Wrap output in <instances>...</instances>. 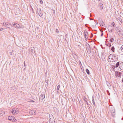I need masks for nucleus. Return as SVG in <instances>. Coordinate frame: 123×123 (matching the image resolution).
I'll return each instance as SVG.
<instances>
[{"instance_id":"f257e3e1","label":"nucleus","mask_w":123,"mask_h":123,"mask_svg":"<svg viewBox=\"0 0 123 123\" xmlns=\"http://www.w3.org/2000/svg\"><path fill=\"white\" fill-rule=\"evenodd\" d=\"M116 60V57L114 54H111L108 56V61L111 62H113Z\"/></svg>"},{"instance_id":"f03ea898","label":"nucleus","mask_w":123,"mask_h":123,"mask_svg":"<svg viewBox=\"0 0 123 123\" xmlns=\"http://www.w3.org/2000/svg\"><path fill=\"white\" fill-rule=\"evenodd\" d=\"M49 122L50 123H53L55 122V119L53 115L51 114H50L49 115Z\"/></svg>"},{"instance_id":"7ed1b4c3","label":"nucleus","mask_w":123,"mask_h":123,"mask_svg":"<svg viewBox=\"0 0 123 123\" xmlns=\"http://www.w3.org/2000/svg\"><path fill=\"white\" fill-rule=\"evenodd\" d=\"M111 116L114 117L115 115V110L113 107H111L110 109Z\"/></svg>"},{"instance_id":"20e7f679","label":"nucleus","mask_w":123,"mask_h":123,"mask_svg":"<svg viewBox=\"0 0 123 123\" xmlns=\"http://www.w3.org/2000/svg\"><path fill=\"white\" fill-rule=\"evenodd\" d=\"M11 112L13 114L16 115L18 113V109L17 108H14L11 111Z\"/></svg>"},{"instance_id":"39448f33","label":"nucleus","mask_w":123,"mask_h":123,"mask_svg":"<svg viewBox=\"0 0 123 123\" xmlns=\"http://www.w3.org/2000/svg\"><path fill=\"white\" fill-rule=\"evenodd\" d=\"M12 24L14 25L16 28L23 29L24 28V26L22 25H20L18 24Z\"/></svg>"},{"instance_id":"423d86ee","label":"nucleus","mask_w":123,"mask_h":123,"mask_svg":"<svg viewBox=\"0 0 123 123\" xmlns=\"http://www.w3.org/2000/svg\"><path fill=\"white\" fill-rule=\"evenodd\" d=\"M8 118L9 120L12 121L16 122L17 121V120L13 116H9L8 117Z\"/></svg>"},{"instance_id":"0eeeda50","label":"nucleus","mask_w":123,"mask_h":123,"mask_svg":"<svg viewBox=\"0 0 123 123\" xmlns=\"http://www.w3.org/2000/svg\"><path fill=\"white\" fill-rule=\"evenodd\" d=\"M37 13L40 17L42 16L43 15L42 11L40 8L37 9Z\"/></svg>"},{"instance_id":"6e6552de","label":"nucleus","mask_w":123,"mask_h":123,"mask_svg":"<svg viewBox=\"0 0 123 123\" xmlns=\"http://www.w3.org/2000/svg\"><path fill=\"white\" fill-rule=\"evenodd\" d=\"M88 33L86 31H84V36L86 39H87L88 37Z\"/></svg>"},{"instance_id":"1a4fd4ad","label":"nucleus","mask_w":123,"mask_h":123,"mask_svg":"<svg viewBox=\"0 0 123 123\" xmlns=\"http://www.w3.org/2000/svg\"><path fill=\"white\" fill-rule=\"evenodd\" d=\"M40 99L41 98H42V100L43 99L45 98V94L43 92L42 93V94L40 96Z\"/></svg>"},{"instance_id":"9d476101","label":"nucleus","mask_w":123,"mask_h":123,"mask_svg":"<svg viewBox=\"0 0 123 123\" xmlns=\"http://www.w3.org/2000/svg\"><path fill=\"white\" fill-rule=\"evenodd\" d=\"M86 49L88 53H91V49L90 47H87Z\"/></svg>"},{"instance_id":"9b49d317","label":"nucleus","mask_w":123,"mask_h":123,"mask_svg":"<svg viewBox=\"0 0 123 123\" xmlns=\"http://www.w3.org/2000/svg\"><path fill=\"white\" fill-rule=\"evenodd\" d=\"M29 113L31 115H34L36 114L35 111L34 110L30 111H29Z\"/></svg>"},{"instance_id":"f8f14e48","label":"nucleus","mask_w":123,"mask_h":123,"mask_svg":"<svg viewBox=\"0 0 123 123\" xmlns=\"http://www.w3.org/2000/svg\"><path fill=\"white\" fill-rule=\"evenodd\" d=\"M119 66L121 70H123V62L120 64Z\"/></svg>"},{"instance_id":"ddd939ff","label":"nucleus","mask_w":123,"mask_h":123,"mask_svg":"<svg viewBox=\"0 0 123 123\" xmlns=\"http://www.w3.org/2000/svg\"><path fill=\"white\" fill-rule=\"evenodd\" d=\"M3 25L6 27H8L9 28H10V27H8V25L7 23H6L5 22H4L3 23Z\"/></svg>"},{"instance_id":"4468645a","label":"nucleus","mask_w":123,"mask_h":123,"mask_svg":"<svg viewBox=\"0 0 123 123\" xmlns=\"http://www.w3.org/2000/svg\"><path fill=\"white\" fill-rule=\"evenodd\" d=\"M121 73L120 72H117L116 74V76L117 77H120Z\"/></svg>"},{"instance_id":"2eb2a0df","label":"nucleus","mask_w":123,"mask_h":123,"mask_svg":"<svg viewBox=\"0 0 123 123\" xmlns=\"http://www.w3.org/2000/svg\"><path fill=\"white\" fill-rule=\"evenodd\" d=\"M112 26L110 25L108 26V27L109 28V30H110V31L111 32H112V30L114 29V28H112Z\"/></svg>"},{"instance_id":"dca6fc26","label":"nucleus","mask_w":123,"mask_h":123,"mask_svg":"<svg viewBox=\"0 0 123 123\" xmlns=\"http://www.w3.org/2000/svg\"><path fill=\"white\" fill-rule=\"evenodd\" d=\"M5 114V112L3 111H0V116H2Z\"/></svg>"},{"instance_id":"f3484780","label":"nucleus","mask_w":123,"mask_h":123,"mask_svg":"<svg viewBox=\"0 0 123 123\" xmlns=\"http://www.w3.org/2000/svg\"><path fill=\"white\" fill-rule=\"evenodd\" d=\"M100 7L101 9H102L103 8V4L102 3H100L99 4Z\"/></svg>"},{"instance_id":"a211bd4d","label":"nucleus","mask_w":123,"mask_h":123,"mask_svg":"<svg viewBox=\"0 0 123 123\" xmlns=\"http://www.w3.org/2000/svg\"><path fill=\"white\" fill-rule=\"evenodd\" d=\"M119 62H118L117 63L115 67L117 68L119 66Z\"/></svg>"},{"instance_id":"6ab92c4d","label":"nucleus","mask_w":123,"mask_h":123,"mask_svg":"<svg viewBox=\"0 0 123 123\" xmlns=\"http://www.w3.org/2000/svg\"><path fill=\"white\" fill-rule=\"evenodd\" d=\"M60 87V85H59L58 86L57 88V89H56V90H57V92H58V91Z\"/></svg>"},{"instance_id":"aec40b11","label":"nucleus","mask_w":123,"mask_h":123,"mask_svg":"<svg viewBox=\"0 0 123 123\" xmlns=\"http://www.w3.org/2000/svg\"><path fill=\"white\" fill-rule=\"evenodd\" d=\"M86 71L87 73L88 74H90V72L89 70L87 69H86Z\"/></svg>"},{"instance_id":"412c9836","label":"nucleus","mask_w":123,"mask_h":123,"mask_svg":"<svg viewBox=\"0 0 123 123\" xmlns=\"http://www.w3.org/2000/svg\"><path fill=\"white\" fill-rule=\"evenodd\" d=\"M114 41V39L113 38H111L110 39V42L112 43Z\"/></svg>"},{"instance_id":"4be33fe9","label":"nucleus","mask_w":123,"mask_h":123,"mask_svg":"<svg viewBox=\"0 0 123 123\" xmlns=\"http://www.w3.org/2000/svg\"><path fill=\"white\" fill-rule=\"evenodd\" d=\"M116 30L118 32H120V31L119 30L118 28L117 27H116Z\"/></svg>"},{"instance_id":"5701e85b","label":"nucleus","mask_w":123,"mask_h":123,"mask_svg":"<svg viewBox=\"0 0 123 123\" xmlns=\"http://www.w3.org/2000/svg\"><path fill=\"white\" fill-rule=\"evenodd\" d=\"M111 25L112 26H113L114 27L116 26V25H115V23L114 22H113L111 24Z\"/></svg>"},{"instance_id":"b1692460","label":"nucleus","mask_w":123,"mask_h":123,"mask_svg":"<svg viewBox=\"0 0 123 123\" xmlns=\"http://www.w3.org/2000/svg\"><path fill=\"white\" fill-rule=\"evenodd\" d=\"M114 47H112L111 48V50L113 52H114Z\"/></svg>"},{"instance_id":"393cba45","label":"nucleus","mask_w":123,"mask_h":123,"mask_svg":"<svg viewBox=\"0 0 123 123\" xmlns=\"http://www.w3.org/2000/svg\"><path fill=\"white\" fill-rule=\"evenodd\" d=\"M118 34L120 36H121L123 35L120 32H119Z\"/></svg>"},{"instance_id":"a878e982","label":"nucleus","mask_w":123,"mask_h":123,"mask_svg":"<svg viewBox=\"0 0 123 123\" xmlns=\"http://www.w3.org/2000/svg\"><path fill=\"white\" fill-rule=\"evenodd\" d=\"M92 102L94 101V96H92Z\"/></svg>"},{"instance_id":"bb28decb","label":"nucleus","mask_w":123,"mask_h":123,"mask_svg":"<svg viewBox=\"0 0 123 123\" xmlns=\"http://www.w3.org/2000/svg\"><path fill=\"white\" fill-rule=\"evenodd\" d=\"M120 49L123 52V47H121Z\"/></svg>"},{"instance_id":"cd10ccee","label":"nucleus","mask_w":123,"mask_h":123,"mask_svg":"<svg viewBox=\"0 0 123 123\" xmlns=\"http://www.w3.org/2000/svg\"><path fill=\"white\" fill-rule=\"evenodd\" d=\"M5 29L4 28H0V31H3Z\"/></svg>"},{"instance_id":"c85d7f7f","label":"nucleus","mask_w":123,"mask_h":123,"mask_svg":"<svg viewBox=\"0 0 123 123\" xmlns=\"http://www.w3.org/2000/svg\"><path fill=\"white\" fill-rule=\"evenodd\" d=\"M40 2L41 4H42L43 3V2L42 0H40Z\"/></svg>"},{"instance_id":"c756f323","label":"nucleus","mask_w":123,"mask_h":123,"mask_svg":"<svg viewBox=\"0 0 123 123\" xmlns=\"http://www.w3.org/2000/svg\"><path fill=\"white\" fill-rule=\"evenodd\" d=\"M56 32L57 33H58L59 32V31L57 29H56L55 30Z\"/></svg>"},{"instance_id":"7c9ffc66","label":"nucleus","mask_w":123,"mask_h":123,"mask_svg":"<svg viewBox=\"0 0 123 123\" xmlns=\"http://www.w3.org/2000/svg\"><path fill=\"white\" fill-rule=\"evenodd\" d=\"M79 64H80V68H81V65L82 66V64H81V62H80H80H79Z\"/></svg>"},{"instance_id":"2f4dec72","label":"nucleus","mask_w":123,"mask_h":123,"mask_svg":"<svg viewBox=\"0 0 123 123\" xmlns=\"http://www.w3.org/2000/svg\"><path fill=\"white\" fill-rule=\"evenodd\" d=\"M31 52L33 53H34L35 52V51L34 50L31 49Z\"/></svg>"},{"instance_id":"473e14b6","label":"nucleus","mask_w":123,"mask_h":123,"mask_svg":"<svg viewBox=\"0 0 123 123\" xmlns=\"http://www.w3.org/2000/svg\"><path fill=\"white\" fill-rule=\"evenodd\" d=\"M45 82L46 83H47V84L48 83V80H45Z\"/></svg>"},{"instance_id":"72a5a7b5","label":"nucleus","mask_w":123,"mask_h":123,"mask_svg":"<svg viewBox=\"0 0 123 123\" xmlns=\"http://www.w3.org/2000/svg\"><path fill=\"white\" fill-rule=\"evenodd\" d=\"M92 103L93 104V105H95V104L94 101L92 102Z\"/></svg>"},{"instance_id":"f704fd0d","label":"nucleus","mask_w":123,"mask_h":123,"mask_svg":"<svg viewBox=\"0 0 123 123\" xmlns=\"http://www.w3.org/2000/svg\"><path fill=\"white\" fill-rule=\"evenodd\" d=\"M86 46H89V44H88L87 43H86Z\"/></svg>"},{"instance_id":"c9c22d12","label":"nucleus","mask_w":123,"mask_h":123,"mask_svg":"<svg viewBox=\"0 0 123 123\" xmlns=\"http://www.w3.org/2000/svg\"><path fill=\"white\" fill-rule=\"evenodd\" d=\"M111 44L110 43L109 44V46H111Z\"/></svg>"},{"instance_id":"e433bc0d","label":"nucleus","mask_w":123,"mask_h":123,"mask_svg":"<svg viewBox=\"0 0 123 123\" xmlns=\"http://www.w3.org/2000/svg\"><path fill=\"white\" fill-rule=\"evenodd\" d=\"M31 102H34V101H33V100H31Z\"/></svg>"},{"instance_id":"4c0bfd02","label":"nucleus","mask_w":123,"mask_h":123,"mask_svg":"<svg viewBox=\"0 0 123 123\" xmlns=\"http://www.w3.org/2000/svg\"><path fill=\"white\" fill-rule=\"evenodd\" d=\"M10 55H12V53L11 52H10Z\"/></svg>"},{"instance_id":"58836bf2","label":"nucleus","mask_w":123,"mask_h":123,"mask_svg":"<svg viewBox=\"0 0 123 123\" xmlns=\"http://www.w3.org/2000/svg\"><path fill=\"white\" fill-rule=\"evenodd\" d=\"M115 67V66H114L113 67V68H114Z\"/></svg>"},{"instance_id":"ea45409f","label":"nucleus","mask_w":123,"mask_h":123,"mask_svg":"<svg viewBox=\"0 0 123 123\" xmlns=\"http://www.w3.org/2000/svg\"><path fill=\"white\" fill-rule=\"evenodd\" d=\"M122 81L123 82V79L122 80Z\"/></svg>"},{"instance_id":"a19ab883","label":"nucleus","mask_w":123,"mask_h":123,"mask_svg":"<svg viewBox=\"0 0 123 123\" xmlns=\"http://www.w3.org/2000/svg\"><path fill=\"white\" fill-rule=\"evenodd\" d=\"M103 35V33H102V34H101V36H102Z\"/></svg>"},{"instance_id":"79ce46f5","label":"nucleus","mask_w":123,"mask_h":123,"mask_svg":"<svg viewBox=\"0 0 123 123\" xmlns=\"http://www.w3.org/2000/svg\"><path fill=\"white\" fill-rule=\"evenodd\" d=\"M9 24L10 25H11V24Z\"/></svg>"},{"instance_id":"37998d69","label":"nucleus","mask_w":123,"mask_h":123,"mask_svg":"<svg viewBox=\"0 0 123 123\" xmlns=\"http://www.w3.org/2000/svg\"><path fill=\"white\" fill-rule=\"evenodd\" d=\"M122 46H123V45H122Z\"/></svg>"}]
</instances>
